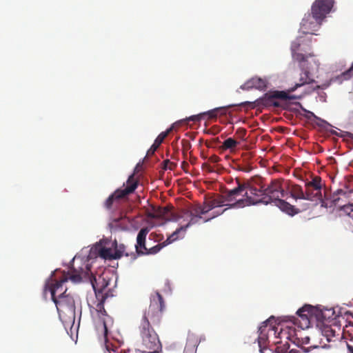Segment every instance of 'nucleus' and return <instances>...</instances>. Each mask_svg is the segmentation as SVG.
Instances as JSON below:
<instances>
[{"label":"nucleus","mask_w":353,"mask_h":353,"mask_svg":"<svg viewBox=\"0 0 353 353\" xmlns=\"http://www.w3.org/2000/svg\"><path fill=\"white\" fill-rule=\"evenodd\" d=\"M199 119L198 116H192L190 118V120L191 121H196Z\"/></svg>","instance_id":"58836bf2"},{"label":"nucleus","mask_w":353,"mask_h":353,"mask_svg":"<svg viewBox=\"0 0 353 353\" xmlns=\"http://www.w3.org/2000/svg\"><path fill=\"white\" fill-rule=\"evenodd\" d=\"M303 110H304V112H306V117L308 119H311L312 117L318 119L317 117H316V115L313 112H310L309 110H306L305 109H303Z\"/></svg>","instance_id":"f704fd0d"},{"label":"nucleus","mask_w":353,"mask_h":353,"mask_svg":"<svg viewBox=\"0 0 353 353\" xmlns=\"http://www.w3.org/2000/svg\"><path fill=\"white\" fill-rule=\"evenodd\" d=\"M270 322V319L263 322L262 325L259 327V331L260 332L259 336L258 337V345L259 347V352L261 353H269L270 350L266 348L265 343L267 341V336L265 332V329L268 326V323Z\"/></svg>","instance_id":"2eb2a0df"},{"label":"nucleus","mask_w":353,"mask_h":353,"mask_svg":"<svg viewBox=\"0 0 353 353\" xmlns=\"http://www.w3.org/2000/svg\"><path fill=\"white\" fill-rule=\"evenodd\" d=\"M245 144L244 143V145H243V148H244V150L245 149Z\"/></svg>","instance_id":"de8ad7c7"},{"label":"nucleus","mask_w":353,"mask_h":353,"mask_svg":"<svg viewBox=\"0 0 353 353\" xmlns=\"http://www.w3.org/2000/svg\"><path fill=\"white\" fill-rule=\"evenodd\" d=\"M333 3L332 0H316L312 6V14L323 21L331 11Z\"/></svg>","instance_id":"9d476101"},{"label":"nucleus","mask_w":353,"mask_h":353,"mask_svg":"<svg viewBox=\"0 0 353 353\" xmlns=\"http://www.w3.org/2000/svg\"><path fill=\"white\" fill-rule=\"evenodd\" d=\"M244 205L263 203L265 204L274 203L281 211L293 216L298 213L296 209L281 199L286 193L283 190V184L279 181L272 182L267 188L263 190L261 185V179L259 176L253 178L252 181H244Z\"/></svg>","instance_id":"f03ea898"},{"label":"nucleus","mask_w":353,"mask_h":353,"mask_svg":"<svg viewBox=\"0 0 353 353\" xmlns=\"http://www.w3.org/2000/svg\"><path fill=\"white\" fill-rule=\"evenodd\" d=\"M113 245L114 246V255H119V259L123 255V253L125 250V246L123 244L118 245L117 241H114L113 243Z\"/></svg>","instance_id":"c756f323"},{"label":"nucleus","mask_w":353,"mask_h":353,"mask_svg":"<svg viewBox=\"0 0 353 353\" xmlns=\"http://www.w3.org/2000/svg\"><path fill=\"white\" fill-rule=\"evenodd\" d=\"M230 166L234 170L241 171L243 170V167L240 163V159L237 158L232 159Z\"/></svg>","instance_id":"7c9ffc66"},{"label":"nucleus","mask_w":353,"mask_h":353,"mask_svg":"<svg viewBox=\"0 0 353 353\" xmlns=\"http://www.w3.org/2000/svg\"><path fill=\"white\" fill-rule=\"evenodd\" d=\"M274 98H279L282 99H296V97L294 95H290L285 92H276L273 95Z\"/></svg>","instance_id":"c85d7f7f"},{"label":"nucleus","mask_w":353,"mask_h":353,"mask_svg":"<svg viewBox=\"0 0 353 353\" xmlns=\"http://www.w3.org/2000/svg\"><path fill=\"white\" fill-rule=\"evenodd\" d=\"M202 169L203 170H206L208 172H214V168L210 165L208 163H203L202 165Z\"/></svg>","instance_id":"473e14b6"},{"label":"nucleus","mask_w":353,"mask_h":353,"mask_svg":"<svg viewBox=\"0 0 353 353\" xmlns=\"http://www.w3.org/2000/svg\"><path fill=\"white\" fill-rule=\"evenodd\" d=\"M347 348H348L349 351H350L351 353H353V347H352V346L347 345Z\"/></svg>","instance_id":"a19ab883"},{"label":"nucleus","mask_w":353,"mask_h":353,"mask_svg":"<svg viewBox=\"0 0 353 353\" xmlns=\"http://www.w3.org/2000/svg\"><path fill=\"white\" fill-rule=\"evenodd\" d=\"M108 296H100L96 298L98 303L94 308L96 312V316L98 319L97 327L103 330L104 338L107 341V336L109 330L112 327L114 324L113 319L110 316L104 308V303Z\"/></svg>","instance_id":"6e6552de"},{"label":"nucleus","mask_w":353,"mask_h":353,"mask_svg":"<svg viewBox=\"0 0 353 353\" xmlns=\"http://www.w3.org/2000/svg\"><path fill=\"white\" fill-rule=\"evenodd\" d=\"M157 216H159L167 221H176L178 220V217L176 216V215H175L174 212L168 208H163L159 209V210L157 212Z\"/></svg>","instance_id":"4be33fe9"},{"label":"nucleus","mask_w":353,"mask_h":353,"mask_svg":"<svg viewBox=\"0 0 353 353\" xmlns=\"http://www.w3.org/2000/svg\"><path fill=\"white\" fill-rule=\"evenodd\" d=\"M138 185V181L134 178V174H131L127 181L124 188H119L116 190L105 201L103 206L108 210H113L119 203L122 199L132 193Z\"/></svg>","instance_id":"423d86ee"},{"label":"nucleus","mask_w":353,"mask_h":353,"mask_svg":"<svg viewBox=\"0 0 353 353\" xmlns=\"http://www.w3.org/2000/svg\"><path fill=\"white\" fill-rule=\"evenodd\" d=\"M321 334L323 336H324L327 341L330 342L331 341V339L334 336L335 331L333 330L330 326L328 325H323L321 328Z\"/></svg>","instance_id":"393cba45"},{"label":"nucleus","mask_w":353,"mask_h":353,"mask_svg":"<svg viewBox=\"0 0 353 353\" xmlns=\"http://www.w3.org/2000/svg\"><path fill=\"white\" fill-rule=\"evenodd\" d=\"M247 103H248V102H245V101H244V102H243L244 105H245Z\"/></svg>","instance_id":"09e8293b"},{"label":"nucleus","mask_w":353,"mask_h":353,"mask_svg":"<svg viewBox=\"0 0 353 353\" xmlns=\"http://www.w3.org/2000/svg\"><path fill=\"white\" fill-rule=\"evenodd\" d=\"M136 257H137L136 254L132 253V258H133L134 259H136Z\"/></svg>","instance_id":"79ce46f5"},{"label":"nucleus","mask_w":353,"mask_h":353,"mask_svg":"<svg viewBox=\"0 0 353 353\" xmlns=\"http://www.w3.org/2000/svg\"><path fill=\"white\" fill-rule=\"evenodd\" d=\"M322 21V20L315 17L312 14V15H305L301 23V31L303 34H314V32L319 28Z\"/></svg>","instance_id":"9b49d317"},{"label":"nucleus","mask_w":353,"mask_h":353,"mask_svg":"<svg viewBox=\"0 0 353 353\" xmlns=\"http://www.w3.org/2000/svg\"><path fill=\"white\" fill-rule=\"evenodd\" d=\"M210 117H212L214 115L212 114L213 113L212 112H210Z\"/></svg>","instance_id":"49530a36"},{"label":"nucleus","mask_w":353,"mask_h":353,"mask_svg":"<svg viewBox=\"0 0 353 353\" xmlns=\"http://www.w3.org/2000/svg\"><path fill=\"white\" fill-rule=\"evenodd\" d=\"M317 347H319V346H318V345H314V346H313V347H305V348H303V351H304L305 352H310V348H317Z\"/></svg>","instance_id":"c9c22d12"},{"label":"nucleus","mask_w":353,"mask_h":353,"mask_svg":"<svg viewBox=\"0 0 353 353\" xmlns=\"http://www.w3.org/2000/svg\"><path fill=\"white\" fill-rule=\"evenodd\" d=\"M214 198L210 201L208 203H205L203 206H196L193 208L192 210L195 212V213H198L200 216H202L203 214H205L210 210L219 207L218 205H215Z\"/></svg>","instance_id":"aec40b11"},{"label":"nucleus","mask_w":353,"mask_h":353,"mask_svg":"<svg viewBox=\"0 0 353 353\" xmlns=\"http://www.w3.org/2000/svg\"><path fill=\"white\" fill-rule=\"evenodd\" d=\"M268 81L265 79L253 77L244 83V89L256 88L263 90L267 86Z\"/></svg>","instance_id":"f3484780"},{"label":"nucleus","mask_w":353,"mask_h":353,"mask_svg":"<svg viewBox=\"0 0 353 353\" xmlns=\"http://www.w3.org/2000/svg\"><path fill=\"white\" fill-rule=\"evenodd\" d=\"M220 161V158L216 155H212L209 158V161L212 163H216Z\"/></svg>","instance_id":"72a5a7b5"},{"label":"nucleus","mask_w":353,"mask_h":353,"mask_svg":"<svg viewBox=\"0 0 353 353\" xmlns=\"http://www.w3.org/2000/svg\"><path fill=\"white\" fill-rule=\"evenodd\" d=\"M302 341H303V343L307 344V343H309L310 338L308 336H305V337L303 338Z\"/></svg>","instance_id":"e433bc0d"},{"label":"nucleus","mask_w":353,"mask_h":353,"mask_svg":"<svg viewBox=\"0 0 353 353\" xmlns=\"http://www.w3.org/2000/svg\"><path fill=\"white\" fill-rule=\"evenodd\" d=\"M296 314L301 318L302 321L301 327L303 329L310 327V319L312 316H316L317 318H319V314L317 308L314 307L310 305H305L301 308H299L296 312Z\"/></svg>","instance_id":"f8f14e48"},{"label":"nucleus","mask_w":353,"mask_h":353,"mask_svg":"<svg viewBox=\"0 0 353 353\" xmlns=\"http://www.w3.org/2000/svg\"><path fill=\"white\" fill-rule=\"evenodd\" d=\"M130 220L126 216L113 219L110 223V227L113 230H125L128 228Z\"/></svg>","instance_id":"a211bd4d"},{"label":"nucleus","mask_w":353,"mask_h":353,"mask_svg":"<svg viewBox=\"0 0 353 353\" xmlns=\"http://www.w3.org/2000/svg\"><path fill=\"white\" fill-rule=\"evenodd\" d=\"M174 164L168 159L165 160L163 161V169H165V170H167V169L172 170V166H174Z\"/></svg>","instance_id":"2f4dec72"},{"label":"nucleus","mask_w":353,"mask_h":353,"mask_svg":"<svg viewBox=\"0 0 353 353\" xmlns=\"http://www.w3.org/2000/svg\"><path fill=\"white\" fill-rule=\"evenodd\" d=\"M165 307L164 301L159 292L152 296L150 304L144 312L139 327L140 341L138 351L141 353L161 350V343L155 328L158 327Z\"/></svg>","instance_id":"f257e3e1"},{"label":"nucleus","mask_w":353,"mask_h":353,"mask_svg":"<svg viewBox=\"0 0 353 353\" xmlns=\"http://www.w3.org/2000/svg\"><path fill=\"white\" fill-rule=\"evenodd\" d=\"M181 231L185 232V229L183 226L180 227L179 228L176 229L172 234H170L167 239L163 241L165 245L167 246L168 245L172 243L174 241H176L178 239V234Z\"/></svg>","instance_id":"a878e982"},{"label":"nucleus","mask_w":353,"mask_h":353,"mask_svg":"<svg viewBox=\"0 0 353 353\" xmlns=\"http://www.w3.org/2000/svg\"><path fill=\"white\" fill-rule=\"evenodd\" d=\"M347 137L352 140L353 141V134L352 133H348L347 134Z\"/></svg>","instance_id":"ea45409f"},{"label":"nucleus","mask_w":353,"mask_h":353,"mask_svg":"<svg viewBox=\"0 0 353 353\" xmlns=\"http://www.w3.org/2000/svg\"><path fill=\"white\" fill-rule=\"evenodd\" d=\"M243 170H244V172L248 171V170H247V169H246V168H245V164H244V168H243Z\"/></svg>","instance_id":"37998d69"},{"label":"nucleus","mask_w":353,"mask_h":353,"mask_svg":"<svg viewBox=\"0 0 353 353\" xmlns=\"http://www.w3.org/2000/svg\"><path fill=\"white\" fill-rule=\"evenodd\" d=\"M224 150H230L231 153H236L238 150H241V144L232 138L225 139L222 145Z\"/></svg>","instance_id":"412c9836"},{"label":"nucleus","mask_w":353,"mask_h":353,"mask_svg":"<svg viewBox=\"0 0 353 353\" xmlns=\"http://www.w3.org/2000/svg\"><path fill=\"white\" fill-rule=\"evenodd\" d=\"M188 165H188V163L187 162L183 161V162L182 163L181 167H182V168H183L184 170H185V168H186V167H188Z\"/></svg>","instance_id":"4c0bfd02"},{"label":"nucleus","mask_w":353,"mask_h":353,"mask_svg":"<svg viewBox=\"0 0 353 353\" xmlns=\"http://www.w3.org/2000/svg\"><path fill=\"white\" fill-rule=\"evenodd\" d=\"M90 280L94 291L96 298L108 296V292H105V289L109 285L110 279L106 274L103 273L98 276H94L91 273Z\"/></svg>","instance_id":"1a4fd4ad"},{"label":"nucleus","mask_w":353,"mask_h":353,"mask_svg":"<svg viewBox=\"0 0 353 353\" xmlns=\"http://www.w3.org/2000/svg\"><path fill=\"white\" fill-rule=\"evenodd\" d=\"M149 232L148 228H143L140 230L137 237V244L135 245L136 252L139 255L144 254V251L147 250L145 247L146 236Z\"/></svg>","instance_id":"4468645a"},{"label":"nucleus","mask_w":353,"mask_h":353,"mask_svg":"<svg viewBox=\"0 0 353 353\" xmlns=\"http://www.w3.org/2000/svg\"><path fill=\"white\" fill-rule=\"evenodd\" d=\"M181 231L185 232V229L183 226L180 227L179 228L176 229L172 234H170L167 239L163 241L165 245L167 246L168 245L172 243L174 241H176L178 239V234Z\"/></svg>","instance_id":"bb28decb"},{"label":"nucleus","mask_w":353,"mask_h":353,"mask_svg":"<svg viewBox=\"0 0 353 353\" xmlns=\"http://www.w3.org/2000/svg\"><path fill=\"white\" fill-rule=\"evenodd\" d=\"M268 330L273 331V327H270V328L268 329Z\"/></svg>","instance_id":"a18cd8bd"},{"label":"nucleus","mask_w":353,"mask_h":353,"mask_svg":"<svg viewBox=\"0 0 353 353\" xmlns=\"http://www.w3.org/2000/svg\"><path fill=\"white\" fill-rule=\"evenodd\" d=\"M171 129L168 130L165 132H162L159 134V136L156 138V139L154 141V143L152 145L150 148L147 152V155H152L157 148L160 146V145L163 143V140L165 139V137L168 135L169 132H170Z\"/></svg>","instance_id":"6ab92c4d"},{"label":"nucleus","mask_w":353,"mask_h":353,"mask_svg":"<svg viewBox=\"0 0 353 353\" xmlns=\"http://www.w3.org/2000/svg\"><path fill=\"white\" fill-rule=\"evenodd\" d=\"M164 242L159 243L152 248L144 251V254H155L158 253L163 248L165 247Z\"/></svg>","instance_id":"cd10ccee"},{"label":"nucleus","mask_w":353,"mask_h":353,"mask_svg":"<svg viewBox=\"0 0 353 353\" xmlns=\"http://www.w3.org/2000/svg\"><path fill=\"white\" fill-rule=\"evenodd\" d=\"M89 272H90V268L87 265L86 271H84L82 268L80 270H77L72 268L68 272H63L62 276L59 279H54L53 275H52L50 281L46 285V289H48L50 292L52 300H56L58 299V295L64 292L65 288H67V287L64 286V284L68 282V279L74 283L81 282L82 276L88 275Z\"/></svg>","instance_id":"20e7f679"},{"label":"nucleus","mask_w":353,"mask_h":353,"mask_svg":"<svg viewBox=\"0 0 353 353\" xmlns=\"http://www.w3.org/2000/svg\"><path fill=\"white\" fill-rule=\"evenodd\" d=\"M236 186L232 188H225L222 191L221 195L214 197L215 205L219 207L227 206L228 208L223 210V212L228 208H243V198L238 199L243 192V183L240 177L235 178Z\"/></svg>","instance_id":"39448f33"},{"label":"nucleus","mask_w":353,"mask_h":353,"mask_svg":"<svg viewBox=\"0 0 353 353\" xmlns=\"http://www.w3.org/2000/svg\"><path fill=\"white\" fill-rule=\"evenodd\" d=\"M99 255L104 259H119V255H114V252L112 250L111 248H107L105 247H101L99 249Z\"/></svg>","instance_id":"5701e85b"},{"label":"nucleus","mask_w":353,"mask_h":353,"mask_svg":"<svg viewBox=\"0 0 353 353\" xmlns=\"http://www.w3.org/2000/svg\"><path fill=\"white\" fill-rule=\"evenodd\" d=\"M305 187L306 192L312 194V201L321 199L323 183L320 177H313L312 181L305 182Z\"/></svg>","instance_id":"ddd939ff"},{"label":"nucleus","mask_w":353,"mask_h":353,"mask_svg":"<svg viewBox=\"0 0 353 353\" xmlns=\"http://www.w3.org/2000/svg\"><path fill=\"white\" fill-rule=\"evenodd\" d=\"M184 214L188 215L190 217V219L188 221V223L185 225L183 226V228H185V230L190 225L199 223V221L203 219L201 216H200L198 213H195V212H193L192 210H185L184 212Z\"/></svg>","instance_id":"b1692460"},{"label":"nucleus","mask_w":353,"mask_h":353,"mask_svg":"<svg viewBox=\"0 0 353 353\" xmlns=\"http://www.w3.org/2000/svg\"><path fill=\"white\" fill-rule=\"evenodd\" d=\"M310 192H315V191L313 190V188H310Z\"/></svg>","instance_id":"c03bdc74"},{"label":"nucleus","mask_w":353,"mask_h":353,"mask_svg":"<svg viewBox=\"0 0 353 353\" xmlns=\"http://www.w3.org/2000/svg\"><path fill=\"white\" fill-rule=\"evenodd\" d=\"M68 288L58 295V299L52 301L57 307L58 313L61 316L74 319L75 316V302L73 296L67 294Z\"/></svg>","instance_id":"0eeeda50"},{"label":"nucleus","mask_w":353,"mask_h":353,"mask_svg":"<svg viewBox=\"0 0 353 353\" xmlns=\"http://www.w3.org/2000/svg\"><path fill=\"white\" fill-rule=\"evenodd\" d=\"M290 193L291 196L295 200L297 199H303L312 201V196L308 192L307 193L306 190L305 192L303 190V188L298 185H292L290 189Z\"/></svg>","instance_id":"dca6fc26"},{"label":"nucleus","mask_w":353,"mask_h":353,"mask_svg":"<svg viewBox=\"0 0 353 353\" xmlns=\"http://www.w3.org/2000/svg\"><path fill=\"white\" fill-rule=\"evenodd\" d=\"M303 41L302 37H300L292 43L291 51L292 57L300 62L302 73L300 74L299 82H296L295 85L289 89V92H294L298 88L305 84L312 83L319 70V63L314 55H304L299 52V51L304 50V48H302Z\"/></svg>","instance_id":"7ed1b4c3"}]
</instances>
